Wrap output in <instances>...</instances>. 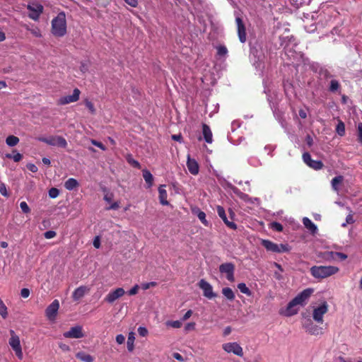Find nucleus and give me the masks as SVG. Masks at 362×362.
I'll use <instances>...</instances> for the list:
<instances>
[{
	"label": "nucleus",
	"mask_w": 362,
	"mask_h": 362,
	"mask_svg": "<svg viewBox=\"0 0 362 362\" xmlns=\"http://www.w3.org/2000/svg\"><path fill=\"white\" fill-rule=\"evenodd\" d=\"M20 207L24 214H28L30 211V207L25 202H21L20 203Z\"/></svg>",
	"instance_id": "44"
},
{
	"label": "nucleus",
	"mask_w": 362,
	"mask_h": 362,
	"mask_svg": "<svg viewBox=\"0 0 362 362\" xmlns=\"http://www.w3.org/2000/svg\"><path fill=\"white\" fill-rule=\"evenodd\" d=\"M260 243L267 251L275 253L288 252L291 249L287 244L278 245L268 240L260 239Z\"/></svg>",
	"instance_id": "4"
},
{
	"label": "nucleus",
	"mask_w": 362,
	"mask_h": 362,
	"mask_svg": "<svg viewBox=\"0 0 362 362\" xmlns=\"http://www.w3.org/2000/svg\"><path fill=\"white\" fill-rule=\"evenodd\" d=\"M63 335L66 338L71 339H80L84 337L83 328L79 325L71 327L69 331L65 332Z\"/></svg>",
	"instance_id": "13"
},
{
	"label": "nucleus",
	"mask_w": 362,
	"mask_h": 362,
	"mask_svg": "<svg viewBox=\"0 0 362 362\" xmlns=\"http://www.w3.org/2000/svg\"><path fill=\"white\" fill-rule=\"evenodd\" d=\"M59 348L63 350L64 351H70V347L65 344H59Z\"/></svg>",
	"instance_id": "63"
},
{
	"label": "nucleus",
	"mask_w": 362,
	"mask_h": 362,
	"mask_svg": "<svg viewBox=\"0 0 362 362\" xmlns=\"http://www.w3.org/2000/svg\"><path fill=\"white\" fill-rule=\"evenodd\" d=\"M59 308V303L57 300H54L46 309L45 314L47 317L53 321L55 320L58 310Z\"/></svg>",
	"instance_id": "14"
},
{
	"label": "nucleus",
	"mask_w": 362,
	"mask_h": 362,
	"mask_svg": "<svg viewBox=\"0 0 362 362\" xmlns=\"http://www.w3.org/2000/svg\"><path fill=\"white\" fill-rule=\"evenodd\" d=\"M339 272V268L334 266H313L310 268L311 275L318 279L331 276Z\"/></svg>",
	"instance_id": "3"
},
{
	"label": "nucleus",
	"mask_w": 362,
	"mask_h": 362,
	"mask_svg": "<svg viewBox=\"0 0 362 362\" xmlns=\"http://www.w3.org/2000/svg\"><path fill=\"white\" fill-rule=\"evenodd\" d=\"M341 86L339 82L337 80L333 79L330 81L329 90L332 93L338 92L340 89Z\"/></svg>",
	"instance_id": "30"
},
{
	"label": "nucleus",
	"mask_w": 362,
	"mask_h": 362,
	"mask_svg": "<svg viewBox=\"0 0 362 362\" xmlns=\"http://www.w3.org/2000/svg\"><path fill=\"white\" fill-rule=\"evenodd\" d=\"M163 187L164 186L161 185L158 188L159 199L161 204L168 205L169 204L167 200L168 194Z\"/></svg>",
	"instance_id": "23"
},
{
	"label": "nucleus",
	"mask_w": 362,
	"mask_h": 362,
	"mask_svg": "<svg viewBox=\"0 0 362 362\" xmlns=\"http://www.w3.org/2000/svg\"><path fill=\"white\" fill-rule=\"evenodd\" d=\"M202 134L205 141L211 144L213 141V135L211 130L206 124H202Z\"/></svg>",
	"instance_id": "20"
},
{
	"label": "nucleus",
	"mask_w": 362,
	"mask_h": 362,
	"mask_svg": "<svg viewBox=\"0 0 362 362\" xmlns=\"http://www.w3.org/2000/svg\"><path fill=\"white\" fill-rule=\"evenodd\" d=\"M76 358L83 362H93V358L90 354L83 351L78 352L76 355Z\"/></svg>",
	"instance_id": "27"
},
{
	"label": "nucleus",
	"mask_w": 362,
	"mask_h": 362,
	"mask_svg": "<svg viewBox=\"0 0 362 362\" xmlns=\"http://www.w3.org/2000/svg\"><path fill=\"white\" fill-rule=\"evenodd\" d=\"M79 185L78 181L74 178H69L64 182V187L68 190H73L74 189L78 187Z\"/></svg>",
	"instance_id": "25"
},
{
	"label": "nucleus",
	"mask_w": 362,
	"mask_h": 362,
	"mask_svg": "<svg viewBox=\"0 0 362 362\" xmlns=\"http://www.w3.org/2000/svg\"><path fill=\"white\" fill-rule=\"evenodd\" d=\"M303 159L304 163L308 165V163H310L313 160L311 156L309 153L305 152L303 154Z\"/></svg>",
	"instance_id": "45"
},
{
	"label": "nucleus",
	"mask_w": 362,
	"mask_h": 362,
	"mask_svg": "<svg viewBox=\"0 0 362 362\" xmlns=\"http://www.w3.org/2000/svg\"><path fill=\"white\" fill-rule=\"evenodd\" d=\"M0 193L2 196H4L5 197H9V194L7 191L6 186L3 182L0 183Z\"/></svg>",
	"instance_id": "41"
},
{
	"label": "nucleus",
	"mask_w": 362,
	"mask_h": 362,
	"mask_svg": "<svg viewBox=\"0 0 362 362\" xmlns=\"http://www.w3.org/2000/svg\"><path fill=\"white\" fill-rule=\"evenodd\" d=\"M56 232L54 230H49L44 233V236L47 239H51L56 236Z\"/></svg>",
	"instance_id": "50"
},
{
	"label": "nucleus",
	"mask_w": 362,
	"mask_h": 362,
	"mask_svg": "<svg viewBox=\"0 0 362 362\" xmlns=\"http://www.w3.org/2000/svg\"><path fill=\"white\" fill-rule=\"evenodd\" d=\"M305 331L310 334L319 335L322 334V329L318 326L313 325V322H309L303 325Z\"/></svg>",
	"instance_id": "17"
},
{
	"label": "nucleus",
	"mask_w": 362,
	"mask_h": 362,
	"mask_svg": "<svg viewBox=\"0 0 362 362\" xmlns=\"http://www.w3.org/2000/svg\"><path fill=\"white\" fill-rule=\"evenodd\" d=\"M52 33L55 37H63L66 33V15L64 12H60L52 21Z\"/></svg>",
	"instance_id": "2"
},
{
	"label": "nucleus",
	"mask_w": 362,
	"mask_h": 362,
	"mask_svg": "<svg viewBox=\"0 0 362 362\" xmlns=\"http://www.w3.org/2000/svg\"><path fill=\"white\" fill-rule=\"evenodd\" d=\"M28 168L33 173H35L37 170V168L34 164L29 165Z\"/></svg>",
	"instance_id": "64"
},
{
	"label": "nucleus",
	"mask_w": 362,
	"mask_h": 362,
	"mask_svg": "<svg viewBox=\"0 0 362 362\" xmlns=\"http://www.w3.org/2000/svg\"><path fill=\"white\" fill-rule=\"evenodd\" d=\"M219 272L222 274H226V277L229 281L233 282L235 281V265L233 263L227 262L221 264L219 266Z\"/></svg>",
	"instance_id": "7"
},
{
	"label": "nucleus",
	"mask_w": 362,
	"mask_h": 362,
	"mask_svg": "<svg viewBox=\"0 0 362 362\" xmlns=\"http://www.w3.org/2000/svg\"><path fill=\"white\" fill-rule=\"evenodd\" d=\"M354 223L353 215L349 214L346 218V223H344L341 226H346V224H352Z\"/></svg>",
	"instance_id": "49"
},
{
	"label": "nucleus",
	"mask_w": 362,
	"mask_h": 362,
	"mask_svg": "<svg viewBox=\"0 0 362 362\" xmlns=\"http://www.w3.org/2000/svg\"><path fill=\"white\" fill-rule=\"evenodd\" d=\"M187 167L191 174L196 175L199 173V164L195 159L191 158L189 155L187 156Z\"/></svg>",
	"instance_id": "16"
},
{
	"label": "nucleus",
	"mask_w": 362,
	"mask_h": 362,
	"mask_svg": "<svg viewBox=\"0 0 362 362\" xmlns=\"http://www.w3.org/2000/svg\"><path fill=\"white\" fill-rule=\"evenodd\" d=\"M144 179L148 185V187H151L153 185V177L151 172L146 169L142 171Z\"/></svg>",
	"instance_id": "26"
},
{
	"label": "nucleus",
	"mask_w": 362,
	"mask_h": 362,
	"mask_svg": "<svg viewBox=\"0 0 362 362\" xmlns=\"http://www.w3.org/2000/svg\"><path fill=\"white\" fill-rule=\"evenodd\" d=\"M199 286L203 291L204 296L207 298L211 299L216 297V294L213 291L211 285L204 279L199 281Z\"/></svg>",
	"instance_id": "11"
},
{
	"label": "nucleus",
	"mask_w": 362,
	"mask_h": 362,
	"mask_svg": "<svg viewBox=\"0 0 362 362\" xmlns=\"http://www.w3.org/2000/svg\"><path fill=\"white\" fill-rule=\"evenodd\" d=\"M228 53V49L224 45H219L217 47V54L220 57L225 56Z\"/></svg>",
	"instance_id": "38"
},
{
	"label": "nucleus",
	"mask_w": 362,
	"mask_h": 362,
	"mask_svg": "<svg viewBox=\"0 0 362 362\" xmlns=\"http://www.w3.org/2000/svg\"><path fill=\"white\" fill-rule=\"evenodd\" d=\"M116 341L118 344H122L125 341V337L123 334H117L116 336Z\"/></svg>",
	"instance_id": "52"
},
{
	"label": "nucleus",
	"mask_w": 362,
	"mask_h": 362,
	"mask_svg": "<svg viewBox=\"0 0 362 362\" xmlns=\"http://www.w3.org/2000/svg\"><path fill=\"white\" fill-rule=\"evenodd\" d=\"M357 130H358V141L361 144H362V122H360L358 124Z\"/></svg>",
	"instance_id": "47"
},
{
	"label": "nucleus",
	"mask_w": 362,
	"mask_h": 362,
	"mask_svg": "<svg viewBox=\"0 0 362 362\" xmlns=\"http://www.w3.org/2000/svg\"><path fill=\"white\" fill-rule=\"evenodd\" d=\"M138 333L141 337H146L148 334V329L146 327H139L138 328Z\"/></svg>",
	"instance_id": "48"
},
{
	"label": "nucleus",
	"mask_w": 362,
	"mask_h": 362,
	"mask_svg": "<svg viewBox=\"0 0 362 362\" xmlns=\"http://www.w3.org/2000/svg\"><path fill=\"white\" fill-rule=\"evenodd\" d=\"M321 257L320 255H318ZM335 257H339L341 260H345L347 258V255L341 252H327L322 255V257L326 260L334 259Z\"/></svg>",
	"instance_id": "18"
},
{
	"label": "nucleus",
	"mask_w": 362,
	"mask_h": 362,
	"mask_svg": "<svg viewBox=\"0 0 362 362\" xmlns=\"http://www.w3.org/2000/svg\"><path fill=\"white\" fill-rule=\"evenodd\" d=\"M235 22L239 40L241 42H245L246 41V29L243 19L240 17H236Z\"/></svg>",
	"instance_id": "15"
},
{
	"label": "nucleus",
	"mask_w": 362,
	"mask_h": 362,
	"mask_svg": "<svg viewBox=\"0 0 362 362\" xmlns=\"http://www.w3.org/2000/svg\"><path fill=\"white\" fill-rule=\"evenodd\" d=\"M28 9L33 12H35V15L30 14L29 17L33 20H37L40 13L43 11V6L40 4L36 5L35 7L30 6H28Z\"/></svg>",
	"instance_id": "22"
},
{
	"label": "nucleus",
	"mask_w": 362,
	"mask_h": 362,
	"mask_svg": "<svg viewBox=\"0 0 362 362\" xmlns=\"http://www.w3.org/2000/svg\"><path fill=\"white\" fill-rule=\"evenodd\" d=\"M127 161L133 167L136 168H140V163L137 160H136L133 158H128Z\"/></svg>",
	"instance_id": "53"
},
{
	"label": "nucleus",
	"mask_w": 362,
	"mask_h": 362,
	"mask_svg": "<svg viewBox=\"0 0 362 362\" xmlns=\"http://www.w3.org/2000/svg\"><path fill=\"white\" fill-rule=\"evenodd\" d=\"M238 289L240 290V291L244 294H246L247 296H250L251 295V291L250 290L247 288V286H246L245 284L244 283H240V284H238Z\"/></svg>",
	"instance_id": "36"
},
{
	"label": "nucleus",
	"mask_w": 362,
	"mask_h": 362,
	"mask_svg": "<svg viewBox=\"0 0 362 362\" xmlns=\"http://www.w3.org/2000/svg\"><path fill=\"white\" fill-rule=\"evenodd\" d=\"M182 322L179 320H175V321H168L166 322V325L170 326L173 328H180L182 326Z\"/></svg>",
	"instance_id": "37"
},
{
	"label": "nucleus",
	"mask_w": 362,
	"mask_h": 362,
	"mask_svg": "<svg viewBox=\"0 0 362 362\" xmlns=\"http://www.w3.org/2000/svg\"><path fill=\"white\" fill-rule=\"evenodd\" d=\"M37 139L49 146H57L62 148H66L67 146L66 140L61 136H50L49 137L40 136L37 137Z\"/></svg>",
	"instance_id": "5"
},
{
	"label": "nucleus",
	"mask_w": 362,
	"mask_h": 362,
	"mask_svg": "<svg viewBox=\"0 0 362 362\" xmlns=\"http://www.w3.org/2000/svg\"><path fill=\"white\" fill-rule=\"evenodd\" d=\"M172 139L181 143L182 141V136L181 134H173V135H172Z\"/></svg>",
	"instance_id": "60"
},
{
	"label": "nucleus",
	"mask_w": 362,
	"mask_h": 362,
	"mask_svg": "<svg viewBox=\"0 0 362 362\" xmlns=\"http://www.w3.org/2000/svg\"><path fill=\"white\" fill-rule=\"evenodd\" d=\"M91 143H92L94 146H97V147L100 148V149H102V150H105V146H104L101 142H100V141H95V140H93H93H91Z\"/></svg>",
	"instance_id": "57"
},
{
	"label": "nucleus",
	"mask_w": 362,
	"mask_h": 362,
	"mask_svg": "<svg viewBox=\"0 0 362 362\" xmlns=\"http://www.w3.org/2000/svg\"><path fill=\"white\" fill-rule=\"evenodd\" d=\"M89 291L87 286H81L74 290L72 294L74 300H78L84 296V295Z\"/></svg>",
	"instance_id": "19"
},
{
	"label": "nucleus",
	"mask_w": 362,
	"mask_h": 362,
	"mask_svg": "<svg viewBox=\"0 0 362 362\" xmlns=\"http://www.w3.org/2000/svg\"><path fill=\"white\" fill-rule=\"evenodd\" d=\"M222 293L229 300H233L235 299V294L230 288H223L222 289Z\"/></svg>",
	"instance_id": "29"
},
{
	"label": "nucleus",
	"mask_w": 362,
	"mask_h": 362,
	"mask_svg": "<svg viewBox=\"0 0 362 362\" xmlns=\"http://www.w3.org/2000/svg\"><path fill=\"white\" fill-rule=\"evenodd\" d=\"M216 211L219 217L224 221L227 226H236V225L233 221H229L228 220L225 209L223 206H217Z\"/></svg>",
	"instance_id": "21"
},
{
	"label": "nucleus",
	"mask_w": 362,
	"mask_h": 362,
	"mask_svg": "<svg viewBox=\"0 0 362 362\" xmlns=\"http://www.w3.org/2000/svg\"><path fill=\"white\" fill-rule=\"evenodd\" d=\"M21 296L24 298H28L30 296V290L28 288H25L21 289Z\"/></svg>",
	"instance_id": "56"
},
{
	"label": "nucleus",
	"mask_w": 362,
	"mask_h": 362,
	"mask_svg": "<svg viewBox=\"0 0 362 362\" xmlns=\"http://www.w3.org/2000/svg\"><path fill=\"white\" fill-rule=\"evenodd\" d=\"M85 105H86V107L89 110V111L91 112V114L94 115L95 113V108L92 102H90L88 100H86Z\"/></svg>",
	"instance_id": "40"
},
{
	"label": "nucleus",
	"mask_w": 362,
	"mask_h": 362,
	"mask_svg": "<svg viewBox=\"0 0 362 362\" xmlns=\"http://www.w3.org/2000/svg\"><path fill=\"white\" fill-rule=\"evenodd\" d=\"M232 189H233V192H234V194H235L236 195H238L240 198H241L243 199H245V197H247V194H245V193L242 192L239 189H238L235 187H233L232 188Z\"/></svg>",
	"instance_id": "42"
},
{
	"label": "nucleus",
	"mask_w": 362,
	"mask_h": 362,
	"mask_svg": "<svg viewBox=\"0 0 362 362\" xmlns=\"http://www.w3.org/2000/svg\"><path fill=\"white\" fill-rule=\"evenodd\" d=\"M11 337L8 341V344L12 349L14 351L16 356L20 359H23V354L22 351V347L21 345L20 338L12 329L10 330Z\"/></svg>",
	"instance_id": "6"
},
{
	"label": "nucleus",
	"mask_w": 362,
	"mask_h": 362,
	"mask_svg": "<svg viewBox=\"0 0 362 362\" xmlns=\"http://www.w3.org/2000/svg\"><path fill=\"white\" fill-rule=\"evenodd\" d=\"M19 142V139L13 135L8 136L6 139V143L9 146H15Z\"/></svg>",
	"instance_id": "31"
},
{
	"label": "nucleus",
	"mask_w": 362,
	"mask_h": 362,
	"mask_svg": "<svg viewBox=\"0 0 362 362\" xmlns=\"http://www.w3.org/2000/svg\"><path fill=\"white\" fill-rule=\"evenodd\" d=\"M194 327H195V323L194 322H189V323H187L185 325V329L186 331H189V330L194 329Z\"/></svg>",
	"instance_id": "59"
},
{
	"label": "nucleus",
	"mask_w": 362,
	"mask_h": 362,
	"mask_svg": "<svg viewBox=\"0 0 362 362\" xmlns=\"http://www.w3.org/2000/svg\"><path fill=\"white\" fill-rule=\"evenodd\" d=\"M139 288V286L136 284L134 286H133L129 291L128 294L129 296H134L136 295L138 293Z\"/></svg>",
	"instance_id": "51"
},
{
	"label": "nucleus",
	"mask_w": 362,
	"mask_h": 362,
	"mask_svg": "<svg viewBox=\"0 0 362 362\" xmlns=\"http://www.w3.org/2000/svg\"><path fill=\"white\" fill-rule=\"evenodd\" d=\"M194 212L197 214V217L201 221V222L204 225L206 226L208 223L206 219V214L204 211L199 210V209H197L196 211H194Z\"/></svg>",
	"instance_id": "33"
},
{
	"label": "nucleus",
	"mask_w": 362,
	"mask_h": 362,
	"mask_svg": "<svg viewBox=\"0 0 362 362\" xmlns=\"http://www.w3.org/2000/svg\"><path fill=\"white\" fill-rule=\"evenodd\" d=\"M308 166L314 170H320L323 168L324 165L321 160H313L310 163H308Z\"/></svg>",
	"instance_id": "32"
},
{
	"label": "nucleus",
	"mask_w": 362,
	"mask_h": 362,
	"mask_svg": "<svg viewBox=\"0 0 362 362\" xmlns=\"http://www.w3.org/2000/svg\"><path fill=\"white\" fill-rule=\"evenodd\" d=\"M336 132L340 136H344L345 134V125L341 120L339 121L336 127Z\"/></svg>",
	"instance_id": "34"
},
{
	"label": "nucleus",
	"mask_w": 362,
	"mask_h": 362,
	"mask_svg": "<svg viewBox=\"0 0 362 362\" xmlns=\"http://www.w3.org/2000/svg\"><path fill=\"white\" fill-rule=\"evenodd\" d=\"M48 193H49V197L50 198L54 199L59 196V190L55 187H52L49 190Z\"/></svg>",
	"instance_id": "39"
},
{
	"label": "nucleus",
	"mask_w": 362,
	"mask_h": 362,
	"mask_svg": "<svg viewBox=\"0 0 362 362\" xmlns=\"http://www.w3.org/2000/svg\"><path fill=\"white\" fill-rule=\"evenodd\" d=\"M25 28H26V30H29L35 37H42L41 31L39 28L35 26V27L30 28L29 26L25 25Z\"/></svg>",
	"instance_id": "35"
},
{
	"label": "nucleus",
	"mask_w": 362,
	"mask_h": 362,
	"mask_svg": "<svg viewBox=\"0 0 362 362\" xmlns=\"http://www.w3.org/2000/svg\"><path fill=\"white\" fill-rule=\"evenodd\" d=\"M127 4L132 7H136L138 5V0H124Z\"/></svg>",
	"instance_id": "58"
},
{
	"label": "nucleus",
	"mask_w": 362,
	"mask_h": 362,
	"mask_svg": "<svg viewBox=\"0 0 362 362\" xmlns=\"http://www.w3.org/2000/svg\"><path fill=\"white\" fill-rule=\"evenodd\" d=\"M222 349L227 353H233L236 356H243V348L237 342H228L222 345Z\"/></svg>",
	"instance_id": "10"
},
{
	"label": "nucleus",
	"mask_w": 362,
	"mask_h": 362,
	"mask_svg": "<svg viewBox=\"0 0 362 362\" xmlns=\"http://www.w3.org/2000/svg\"><path fill=\"white\" fill-rule=\"evenodd\" d=\"M81 91L78 88H75L73 94L60 98L58 100L57 104L60 105H66L71 103H74L78 100Z\"/></svg>",
	"instance_id": "12"
},
{
	"label": "nucleus",
	"mask_w": 362,
	"mask_h": 362,
	"mask_svg": "<svg viewBox=\"0 0 362 362\" xmlns=\"http://www.w3.org/2000/svg\"><path fill=\"white\" fill-rule=\"evenodd\" d=\"M157 285L156 282L151 281L148 283H144L141 285V287L144 290H147L150 288L151 287H154Z\"/></svg>",
	"instance_id": "46"
},
{
	"label": "nucleus",
	"mask_w": 362,
	"mask_h": 362,
	"mask_svg": "<svg viewBox=\"0 0 362 362\" xmlns=\"http://www.w3.org/2000/svg\"><path fill=\"white\" fill-rule=\"evenodd\" d=\"M6 157L8 158H13L15 162H19L22 159L23 156L19 153H16L13 156L11 154H7Z\"/></svg>",
	"instance_id": "43"
},
{
	"label": "nucleus",
	"mask_w": 362,
	"mask_h": 362,
	"mask_svg": "<svg viewBox=\"0 0 362 362\" xmlns=\"http://www.w3.org/2000/svg\"><path fill=\"white\" fill-rule=\"evenodd\" d=\"M313 292V290L311 288H307L303 291L288 303L286 308L281 313L286 316H292L296 314L298 311L297 306L303 305Z\"/></svg>",
	"instance_id": "1"
},
{
	"label": "nucleus",
	"mask_w": 362,
	"mask_h": 362,
	"mask_svg": "<svg viewBox=\"0 0 362 362\" xmlns=\"http://www.w3.org/2000/svg\"><path fill=\"white\" fill-rule=\"evenodd\" d=\"M328 311V305L327 302H323L320 305L313 310V318L318 323L323 322V316Z\"/></svg>",
	"instance_id": "8"
},
{
	"label": "nucleus",
	"mask_w": 362,
	"mask_h": 362,
	"mask_svg": "<svg viewBox=\"0 0 362 362\" xmlns=\"http://www.w3.org/2000/svg\"><path fill=\"white\" fill-rule=\"evenodd\" d=\"M93 245L95 248H99L100 247V238L99 235L95 237Z\"/></svg>",
	"instance_id": "54"
},
{
	"label": "nucleus",
	"mask_w": 362,
	"mask_h": 362,
	"mask_svg": "<svg viewBox=\"0 0 362 362\" xmlns=\"http://www.w3.org/2000/svg\"><path fill=\"white\" fill-rule=\"evenodd\" d=\"M173 357L179 361H184V358L182 357V356L181 354H180L179 353H174L173 354Z\"/></svg>",
	"instance_id": "62"
},
{
	"label": "nucleus",
	"mask_w": 362,
	"mask_h": 362,
	"mask_svg": "<svg viewBox=\"0 0 362 362\" xmlns=\"http://www.w3.org/2000/svg\"><path fill=\"white\" fill-rule=\"evenodd\" d=\"M125 294V291L122 288H117L110 291L105 297L104 301L112 304L117 299L120 298Z\"/></svg>",
	"instance_id": "9"
},
{
	"label": "nucleus",
	"mask_w": 362,
	"mask_h": 362,
	"mask_svg": "<svg viewBox=\"0 0 362 362\" xmlns=\"http://www.w3.org/2000/svg\"><path fill=\"white\" fill-rule=\"evenodd\" d=\"M134 340H135V334L133 332L129 333L127 346V349L129 352H132L134 349Z\"/></svg>",
	"instance_id": "28"
},
{
	"label": "nucleus",
	"mask_w": 362,
	"mask_h": 362,
	"mask_svg": "<svg viewBox=\"0 0 362 362\" xmlns=\"http://www.w3.org/2000/svg\"><path fill=\"white\" fill-rule=\"evenodd\" d=\"M343 181H344V177L342 175H339V176L334 177L331 181L332 187L333 190L338 192L339 190V186L341 184H342Z\"/></svg>",
	"instance_id": "24"
},
{
	"label": "nucleus",
	"mask_w": 362,
	"mask_h": 362,
	"mask_svg": "<svg viewBox=\"0 0 362 362\" xmlns=\"http://www.w3.org/2000/svg\"><path fill=\"white\" fill-rule=\"evenodd\" d=\"M192 315V311L191 310H189L186 312V313L183 315L182 320L185 321L188 320Z\"/></svg>",
	"instance_id": "61"
},
{
	"label": "nucleus",
	"mask_w": 362,
	"mask_h": 362,
	"mask_svg": "<svg viewBox=\"0 0 362 362\" xmlns=\"http://www.w3.org/2000/svg\"><path fill=\"white\" fill-rule=\"evenodd\" d=\"M304 226H316L308 218L304 217L303 218Z\"/></svg>",
	"instance_id": "55"
}]
</instances>
